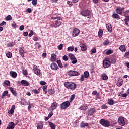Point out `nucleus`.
I'll list each match as a JSON object with an SVG mask.
<instances>
[{"instance_id":"f257e3e1","label":"nucleus","mask_w":129,"mask_h":129,"mask_svg":"<svg viewBox=\"0 0 129 129\" xmlns=\"http://www.w3.org/2000/svg\"><path fill=\"white\" fill-rule=\"evenodd\" d=\"M64 85L68 89H71V90H75L77 87V85L74 82H66Z\"/></svg>"},{"instance_id":"f03ea898","label":"nucleus","mask_w":129,"mask_h":129,"mask_svg":"<svg viewBox=\"0 0 129 129\" xmlns=\"http://www.w3.org/2000/svg\"><path fill=\"white\" fill-rule=\"evenodd\" d=\"M99 122L101 125L104 126V127H108V126H110V122L107 120L102 119L100 120Z\"/></svg>"},{"instance_id":"7ed1b4c3","label":"nucleus","mask_w":129,"mask_h":129,"mask_svg":"<svg viewBox=\"0 0 129 129\" xmlns=\"http://www.w3.org/2000/svg\"><path fill=\"white\" fill-rule=\"evenodd\" d=\"M69 106H70V102L69 101L63 102L60 104L61 109H67Z\"/></svg>"},{"instance_id":"20e7f679","label":"nucleus","mask_w":129,"mask_h":129,"mask_svg":"<svg viewBox=\"0 0 129 129\" xmlns=\"http://www.w3.org/2000/svg\"><path fill=\"white\" fill-rule=\"evenodd\" d=\"M80 14L83 17H88L91 12L88 10H83L81 11Z\"/></svg>"},{"instance_id":"39448f33","label":"nucleus","mask_w":129,"mask_h":129,"mask_svg":"<svg viewBox=\"0 0 129 129\" xmlns=\"http://www.w3.org/2000/svg\"><path fill=\"white\" fill-rule=\"evenodd\" d=\"M124 117L120 116L118 118V123L121 126H124L125 125V120Z\"/></svg>"},{"instance_id":"423d86ee","label":"nucleus","mask_w":129,"mask_h":129,"mask_svg":"<svg viewBox=\"0 0 129 129\" xmlns=\"http://www.w3.org/2000/svg\"><path fill=\"white\" fill-rule=\"evenodd\" d=\"M67 74L69 76H78L80 74L78 72L72 70L69 71Z\"/></svg>"},{"instance_id":"0eeeda50","label":"nucleus","mask_w":129,"mask_h":129,"mask_svg":"<svg viewBox=\"0 0 129 129\" xmlns=\"http://www.w3.org/2000/svg\"><path fill=\"white\" fill-rule=\"evenodd\" d=\"M95 108H91L87 110L86 114L88 115V116H91V115L94 114V112H95Z\"/></svg>"},{"instance_id":"6e6552de","label":"nucleus","mask_w":129,"mask_h":129,"mask_svg":"<svg viewBox=\"0 0 129 129\" xmlns=\"http://www.w3.org/2000/svg\"><path fill=\"white\" fill-rule=\"evenodd\" d=\"M103 67L104 68H108L111 65V62L110 61L108 60V59H105L103 61Z\"/></svg>"},{"instance_id":"1a4fd4ad","label":"nucleus","mask_w":129,"mask_h":129,"mask_svg":"<svg viewBox=\"0 0 129 129\" xmlns=\"http://www.w3.org/2000/svg\"><path fill=\"white\" fill-rule=\"evenodd\" d=\"M57 106H58V103L56 102H54L51 104V105L50 107V109H51L52 111H54L55 109H57Z\"/></svg>"},{"instance_id":"9d476101","label":"nucleus","mask_w":129,"mask_h":129,"mask_svg":"<svg viewBox=\"0 0 129 129\" xmlns=\"http://www.w3.org/2000/svg\"><path fill=\"white\" fill-rule=\"evenodd\" d=\"M80 33V30L79 29L76 28L74 30L72 33V37H77Z\"/></svg>"},{"instance_id":"9b49d317","label":"nucleus","mask_w":129,"mask_h":129,"mask_svg":"<svg viewBox=\"0 0 129 129\" xmlns=\"http://www.w3.org/2000/svg\"><path fill=\"white\" fill-rule=\"evenodd\" d=\"M80 47L81 48V51L82 52H85L87 51V46L86 45L83 44V43H81L80 44Z\"/></svg>"},{"instance_id":"f8f14e48","label":"nucleus","mask_w":129,"mask_h":129,"mask_svg":"<svg viewBox=\"0 0 129 129\" xmlns=\"http://www.w3.org/2000/svg\"><path fill=\"white\" fill-rule=\"evenodd\" d=\"M18 83L20 84V85L22 84V85L24 86H29L30 85V83L25 80H21L20 82H18Z\"/></svg>"},{"instance_id":"ddd939ff","label":"nucleus","mask_w":129,"mask_h":129,"mask_svg":"<svg viewBox=\"0 0 129 129\" xmlns=\"http://www.w3.org/2000/svg\"><path fill=\"white\" fill-rule=\"evenodd\" d=\"M9 90L11 91V92L12 93L13 95L15 96V97H17V91H16V89H14V88L10 87L9 88Z\"/></svg>"},{"instance_id":"4468645a","label":"nucleus","mask_w":129,"mask_h":129,"mask_svg":"<svg viewBox=\"0 0 129 129\" xmlns=\"http://www.w3.org/2000/svg\"><path fill=\"white\" fill-rule=\"evenodd\" d=\"M50 68L52 70H58V66L57 65V63L55 62H52L50 65Z\"/></svg>"},{"instance_id":"2eb2a0df","label":"nucleus","mask_w":129,"mask_h":129,"mask_svg":"<svg viewBox=\"0 0 129 129\" xmlns=\"http://www.w3.org/2000/svg\"><path fill=\"white\" fill-rule=\"evenodd\" d=\"M116 13L118 15H121V16H123V12L122 10H121V7H118L116 9Z\"/></svg>"},{"instance_id":"dca6fc26","label":"nucleus","mask_w":129,"mask_h":129,"mask_svg":"<svg viewBox=\"0 0 129 129\" xmlns=\"http://www.w3.org/2000/svg\"><path fill=\"white\" fill-rule=\"evenodd\" d=\"M106 28L107 29L109 33H112V27H111V24H106Z\"/></svg>"},{"instance_id":"f3484780","label":"nucleus","mask_w":129,"mask_h":129,"mask_svg":"<svg viewBox=\"0 0 129 129\" xmlns=\"http://www.w3.org/2000/svg\"><path fill=\"white\" fill-rule=\"evenodd\" d=\"M112 18L113 19H117V20H120V16L117 13H115V12H113V14L112 15Z\"/></svg>"},{"instance_id":"a211bd4d","label":"nucleus","mask_w":129,"mask_h":129,"mask_svg":"<svg viewBox=\"0 0 129 129\" xmlns=\"http://www.w3.org/2000/svg\"><path fill=\"white\" fill-rule=\"evenodd\" d=\"M10 76L11 77H13V78H16L17 76H18V74L16 72L14 71H10Z\"/></svg>"},{"instance_id":"6ab92c4d","label":"nucleus","mask_w":129,"mask_h":129,"mask_svg":"<svg viewBox=\"0 0 129 129\" xmlns=\"http://www.w3.org/2000/svg\"><path fill=\"white\" fill-rule=\"evenodd\" d=\"M15 128V123L13 122H11L9 123L7 129H14Z\"/></svg>"},{"instance_id":"aec40b11","label":"nucleus","mask_w":129,"mask_h":129,"mask_svg":"<svg viewBox=\"0 0 129 129\" xmlns=\"http://www.w3.org/2000/svg\"><path fill=\"white\" fill-rule=\"evenodd\" d=\"M119 49L123 53H124L125 51H126V47H125V45H121V46H120Z\"/></svg>"},{"instance_id":"412c9836","label":"nucleus","mask_w":129,"mask_h":129,"mask_svg":"<svg viewBox=\"0 0 129 129\" xmlns=\"http://www.w3.org/2000/svg\"><path fill=\"white\" fill-rule=\"evenodd\" d=\"M88 108L87 104L82 105L80 108V110H86Z\"/></svg>"},{"instance_id":"4be33fe9","label":"nucleus","mask_w":129,"mask_h":129,"mask_svg":"<svg viewBox=\"0 0 129 129\" xmlns=\"http://www.w3.org/2000/svg\"><path fill=\"white\" fill-rule=\"evenodd\" d=\"M101 78L102 80L106 81L107 80V79H108V76H107V75H106V74L105 73L102 74L101 75Z\"/></svg>"},{"instance_id":"5701e85b","label":"nucleus","mask_w":129,"mask_h":129,"mask_svg":"<svg viewBox=\"0 0 129 129\" xmlns=\"http://www.w3.org/2000/svg\"><path fill=\"white\" fill-rule=\"evenodd\" d=\"M61 23L60 20L55 21L54 28H57V27H60L61 26Z\"/></svg>"},{"instance_id":"b1692460","label":"nucleus","mask_w":129,"mask_h":129,"mask_svg":"<svg viewBox=\"0 0 129 129\" xmlns=\"http://www.w3.org/2000/svg\"><path fill=\"white\" fill-rule=\"evenodd\" d=\"M89 124H88V123H84L83 122H82L81 124H80V127L81 128H85V127H87L89 126Z\"/></svg>"},{"instance_id":"393cba45","label":"nucleus","mask_w":129,"mask_h":129,"mask_svg":"<svg viewBox=\"0 0 129 129\" xmlns=\"http://www.w3.org/2000/svg\"><path fill=\"white\" fill-rule=\"evenodd\" d=\"M123 81H122V79H120L117 81V85L119 87H120L121 85H122Z\"/></svg>"},{"instance_id":"a878e982","label":"nucleus","mask_w":129,"mask_h":129,"mask_svg":"<svg viewBox=\"0 0 129 129\" xmlns=\"http://www.w3.org/2000/svg\"><path fill=\"white\" fill-rule=\"evenodd\" d=\"M16 107V105H13L12 106L9 113V114H13V113H14V110H15V108Z\"/></svg>"},{"instance_id":"bb28decb","label":"nucleus","mask_w":129,"mask_h":129,"mask_svg":"<svg viewBox=\"0 0 129 129\" xmlns=\"http://www.w3.org/2000/svg\"><path fill=\"white\" fill-rule=\"evenodd\" d=\"M107 103H108V104H109V105H113V104H114L115 103H114V101L113 100V99H108Z\"/></svg>"},{"instance_id":"cd10ccee","label":"nucleus","mask_w":129,"mask_h":129,"mask_svg":"<svg viewBox=\"0 0 129 129\" xmlns=\"http://www.w3.org/2000/svg\"><path fill=\"white\" fill-rule=\"evenodd\" d=\"M19 52L21 57H24L25 56V55H24V49H23L22 47H20L19 49Z\"/></svg>"},{"instance_id":"c85d7f7f","label":"nucleus","mask_w":129,"mask_h":129,"mask_svg":"<svg viewBox=\"0 0 129 129\" xmlns=\"http://www.w3.org/2000/svg\"><path fill=\"white\" fill-rule=\"evenodd\" d=\"M44 126V124L43 122H41L40 123H38L37 124V129H43V127Z\"/></svg>"},{"instance_id":"c756f323","label":"nucleus","mask_w":129,"mask_h":129,"mask_svg":"<svg viewBox=\"0 0 129 129\" xmlns=\"http://www.w3.org/2000/svg\"><path fill=\"white\" fill-rule=\"evenodd\" d=\"M8 93H9V91L6 90V91H4L2 94V96L1 97V98L3 99L4 98H5V97L6 96H7V95L8 94Z\"/></svg>"},{"instance_id":"7c9ffc66","label":"nucleus","mask_w":129,"mask_h":129,"mask_svg":"<svg viewBox=\"0 0 129 129\" xmlns=\"http://www.w3.org/2000/svg\"><path fill=\"white\" fill-rule=\"evenodd\" d=\"M103 34V30L102 29H99L98 33V35L99 38H102V35Z\"/></svg>"},{"instance_id":"2f4dec72","label":"nucleus","mask_w":129,"mask_h":129,"mask_svg":"<svg viewBox=\"0 0 129 129\" xmlns=\"http://www.w3.org/2000/svg\"><path fill=\"white\" fill-rule=\"evenodd\" d=\"M125 18L124 19L125 24L127 26H129L128 22H129V15L127 16H125Z\"/></svg>"},{"instance_id":"473e14b6","label":"nucleus","mask_w":129,"mask_h":129,"mask_svg":"<svg viewBox=\"0 0 129 129\" xmlns=\"http://www.w3.org/2000/svg\"><path fill=\"white\" fill-rule=\"evenodd\" d=\"M57 64H58V67L60 68H63V64L62 63V62L60 60H57L56 61Z\"/></svg>"},{"instance_id":"72a5a7b5","label":"nucleus","mask_w":129,"mask_h":129,"mask_svg":"<svg viewBox=\"0 0 129 129\" xmlns=\"http://www.w3.org/2000/svg\"><path fill=\"white\" fill-rule=\"evenodd\" d=\"M70 60H74V59H75L76 57H75V56L74 55V54H72V53H69L68 55Z\"/></svg>"},{"instance_id":"f704fd0d","label":"nucleus","mask_w":129,"mask_h":129,"mask_svg":"<svg viewBox=\"0 0 129 129\" xmlns=\"http://www.w3.org/2000/svg\"><path fill=\"white\" fill-rule=\"evenodd\" d=\"M56 54H51V61L52 62H55V61H56Z\"/></svg>"},{"instance_id":"c9c22d12","label":"nucleus","mask_w":129,"mask_h":129,"mask_svg":"<svg viewBox=\"0 0 129 129\" xmlns=\"http://www.w3.org/2000/svg\"><path fill=\"white\" fill-rule=\"evenodd\" d=\"M21 104H22V105H28V102L25 99H23L21 101Z\"/></svg>"},{"instance_id":"e433bc0d","label":"nucleus","mask_w":129,"mask_h":129,"mask_svg":"<svg viewBox=\"0 0 129 129\" xmlns=\"http://www.w3.org/2000/svg\"><path fill=\"white\" fill-rule=\"evenodd\" d=\"M48 93L49 94H50V95H53L55 93V90L53 89H50L48 90Z\"/></svg>"},{"instance_id":"4c0bfd02","label":"nucleus","mask_w":129,"mask_h":129,"mask_svg":"<svg viewBox=\"0 0 129 129\" xmlns=\"http://www.w3.org/2000/svg\"><path fill=\"white\" fill-rule=\"evenodd\" d=\"M109 43H110V41L107 39L103 42V45H104V46H107V45L109 44Z\"/></svg>"},{"instance_id":"58836bf2","label":"nucleus","mask_w":129,"mask_h":129,"mask_svg":"<svg viewBox=\"0 0 129 129\" xmlns=\"http://www.w3.org/2000/svg\"><path fill=\"white\" fill-rule=\"evenodd\" d=\"M128 15H129V10H126L123 12V16H124V17H127V16H129Z\"/></svg>"},{"instance_id":"ea45409f","label":"nucleus","mask_w":129,"mask_h":129,"mask_svg":"<svg viewBox=\"0 0 129 129\" xmlns=\"http://www.w3.org/2000/svg\"><path fill=\"white\" fill-rule=\"evenodd\" d=\"M84 76L85 78H88V77H89V72L85 71L84 74Z\"/></svg>"},{"instance_id":"a19ab883","label":"nucleus","mask_w":129,"mask_h":129,"mask_svg":"<svg viewBox=\"0 0 129 129\" xmlns=\"http://www.w3.org/2000/svg\"><path fill=\"white\" fill-rule=\"evenodd\" d=\"M49 126L51 129L56 128V126L55 125V124L53 123L52 122H49Z\"/></svg>"},{"instance_id":"79ce46f5","label":"nucleus","mask_w":129,"mask_h":129,"mask_svg":"<svg viewBox=\"0 0 129 129\" xmlns=\"http://www.w3.org/2000/svg\"><path fill=\"white\" fill-rule=\"evenodd\" d=\"M15 44H16V43L15 42H10L8 44L7 46L8 47H9L10 48H12V47H14V46H15Z\"/></svg>"},{"instance_id":"37998d69","label":"nucleus","mask_w":129,"mask_h":129,"mask_svg":"<svg viewBox=\"0 0 129 129\" xmlns=\"http://www.w3.org/2000/svg\"><path fill=\"white\" fill-rule=\"evenodd\" d=\"M5 20H6V21H11V20H13V17H12V16L9 15H8L5 18Z\"/></svg>"},{"instance_id":"c03bdc74","label":"nucleus","mask_w":129,"mask_h":129,"mask_svg":"<svg viewBox=\"0 0 129 129\" xmlns=\"http://www.w3.org/2000/svg\"><path fill=\"white\" fill-rule=\"evenodd\" d=\"M68 51L69 52H73V51H74V47L73 46H70L68 48Z\"/></svg>"},{"instance_id":"a18cd8bd","label":"nucleus","mask_w":129,"mask_h":129,"mask_svg":"<svg viewBox=\"0 0 129 129\" xmlns=\"http://www.w3.org/2000/svg\"><path fill=\"white\" fill-rule=\"evenodd\" d=\"M32 92L34 93V94H39L40 93V90L37 89H34L32 90Z\"/></svg>"},{"instance_id":"49530a36","label":"nucleus","mask_w":129,"mask_h":129,"mask_svg":"<svg viewBox=\"0 0 129 129\" xmlns=\"http://www.w3.org/2000/svg\"><path fill=\"white\" fill-rule=\"evenodd\" d=\"M3 84H5L6 86H10L11 83L10 82V81L6 80L4 82Z\"/></svg>"},{"instance_id":"de8ad7c7","label":"nucleus","mask_w":129,"mask_h":129,"mask_svg":"<svg viewBox=\"0 0 129 129\" xmlns=\"http://www.w3.org/2000/svg\"><path fill=\"white\" fill-rule=\"evenodd\" d=\"M34 72L37 75H41V72L39 69L34 71Z\"/></svg>"},{"instance_id":"09e8293b","label":"nucleus","mask_w":129,"mask_h":129,"mask_svg":"<svg viewBox=\"0 0 129 129\" xmlns=\"http://www.w3.org/2000/svg\"><path fill=\"white\" fill-rule=\"evenodd\" d=\"M74 98H75V94L72 95L70 97V102H72V101L74 100Z\"/></svg>"},{"instance_id":"8fccbe9b","label":"nucleus","mask_w":129,"mask_h":129,"mask_svg":"<svg viewBox=\"0 0 129 129\" xmlns=\"http://www.w3.org/2000/svg\"><path fill=\"white\" fill-rule=\"evenodd\" d=\"M93 95H97V96H99V93H97V91L95 90L93 91V92L92 93Z\"/></svg>"},{"instance_id":"3c124183","label":"nucleus","mask_w":129,"mask_h":129,"mask_svg":"<svg viewBox=\"0 0 129 129\" xmlns=\"http://www.w3.org/2000/svg\"><path fill=\"white\" fill-rule=\"evenodd\" d=\"M96 53V49L93 48L91 50V55H93V54H95Z\"/></svg>"},{"instance_id":"603ef678","label":"nucleus","mask_w":129,"mask_h":129,"mask_svg":"<svg viewBox=\"0 0 129 129\" xmlns=\"http://www.w3.org/2000/svg\"><path fill=\"white\" fill-rule=\"evenodd\" d=\"M62 59L63 61H68L69 57L67 55H64L62 57Z\"/></svg>"},{"instance_id":"864d4df0","label":"nucleus","mask_w":129,"mask_h":129,"mask_svg":"<svg viewBox=\"0 0 129 129\" xmlns=\"http://www.w3.org/2000/svg\"><path fill=\"white\" fill-rule=\"evenodd\" d=\"M101 108H102V109H107V108H108V106H106L105 104H103L101 106Z\"/></svg>"},{"instance_id":"5fc2aeb1","label":"nucleus","mask_w":129,"mask_h":129,"mask_svg":"<svg viewBox=\"0 0 129 129\" xmlns=\"http://www.w3.org/2000/svg\"><path fill=\"white\" fill-rule=\"evenodd\" d=\"M6 56H7V58H12V53H11V52L7 53Z\"/></svg>"},{"instance_id":"6e6d98bb","label":"nucleus","mask_w":129,"mask_h":129,"mask_svg":"<svg viewBox=\"0 0 129 129\" xmlns=\"http://www.w3.org/2000/svg\"><path fill=\"white\" fill-rule=\"evenodd\" d=\"M22 73L23 75H28V71L27 70H22Z\"/></svg>"},{"instance_id":"4d7b16f0","label":"nucleus","mask_w":129,"mask_h":129,"mask_svg":"<svg viewBox=\"0 0 129 129\" xmlns=\"http://www.w3.org/2000/svg\"><path fill=\"white\" fill-rule=\"evenodd\" d=\"M106 55H111V54H112V50H107L106 52Z\"/></svg>"},{"instance_id":"13d9d810","label":"nucleus","mask_w":129,"mask_h":129,"mask_svg":"<svg viewBox=\"0 0 129 129\" xmlns=\"http://www.w3.org/2000/svg\"><path fill=\"white\" fill-rule=\"evenodd\" d=\"M57 48L58 50H62V49H63V44H60L59 45L57 46Z\"/></svg>"},{"instance_id":"bf43d9fd","label":"nucleus","mask_w":129,"mask_h":129,"mask_svg":"<svg viewBox=\"0 0 129 129\" xmlns=\"http://www.w3.org/2000/svg\"><path fill=\"white\" fill-rule=\"evenodd\" d=\"M71 61H72V64H76V63H77V59H76V58L72 60Z\"/></svg>"},{"instance_id":"052dcab7","label":"nucleus","mask_w":129,"mask_h":129,"mask_svg":"<svg viewBox=\"0 0 129 129\" xmlns=\"http://www.w3.org/2000/svg\"><path fill=\"white\" fill-rule=\"evenodd\" d=\"M34 35V32L31 30L29 34H28V37H32Z\"/></svg>"},{"instance_id":"680f3d73","label":"nucleus","mask_w":129,"mask_h":129,"mask_svg":"<svg viewBox=\"0 0 129 129\" xmlns=\"http://www.w3.org/2000/svg\"><path fill=\"white\" fill-rule=\"evenodd\" d=\"M4 25H7L6 21H3L2 23H0V27H3Z\"/></svg>"},{"instance_id":"e2e57ef3","label":"nucleus","mask_w":129,"mask_h":129,"mask_svg":"<svg viewBox=\"0 0 129 129\" xmlns=\"http://www.w3.org/2000/svg\"><path fill=\"white\" fill-rule=\"evenodd\" d=\"M84 75H81V77H80V81H84Z\"/></svg>"},{"instance_id":"0e129e2a","label":"nucleus","mask_w":129,"mask_h":129,"mask_svg":"<svg viewBox=\"0 0 129 129\" xmlns=\"http://www.w3.org/2000/svg\"><path fill=\"white\" fill-rule=\"evenodd\" d=\"M32 4L33 6L37 5V0H32Z\"/></svg>"},{"instance_id":"69168bd1","label":"nucleus","mask_w":129,"mask_h":129,"mask_svg":"<svg viewBox=\"0 0 129 129\" xmlns=\"http://www.w3.org/2000/svg\"><path fill=\"white\" fill-rule=\"evenodd\" d=\"M40 84H41V85H46V83L44 81H41L40 82Z\"/></svg>"},{"instance_id":"338daca9","label":"nucleus","mask_w":129,"mask_h":129,"mask_svg":"<svg viewBox=\"0 0 129 129\" xmlns=\"http://www.w3.org/2000/svg\"><path fill=\"white\" fill-rule=\"evenodd\" d=\"M25 29V27L24 26V25H21L20 28H19V30L20 31H23V30Z\"/></svg>"},{"instance_id":"774afa93","label":"nucleus","mask_w":129,"mask_h":129,"mask_svg":"<svg viewBox=\"0 0 129 129\" xmlns=\"http://www.w3.org/2000/svg\"><path fill=\"white\" fill-rule=\"evenodd\" d=\"M125 57H126V58H129V51H127L125 52Z\"/></svg>"}]
</instances>
